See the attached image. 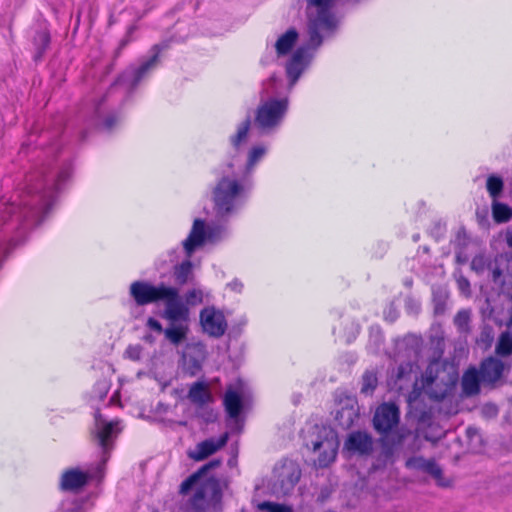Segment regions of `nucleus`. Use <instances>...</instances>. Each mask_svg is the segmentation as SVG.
Instances as JSON below:
<instances>
[{
	"label": "nucleus",
	"mask_w": 512,
	"mask_h": 512,
	"mask_svg": "<svg viewBox=\"0 0 512 512\" xmlns=\"http://www.w3.org/2000/svg\"><path fill=\"white\" fill-rule=\"evenodd\" d=\"M307 17V41L291 55L286 63V74L292 87L310 64L309 49L318 48L338 27L334 8L339 0H305Z\"/></svg>",
	"instance_id": "1"
},
{
	"label": "nucleus",
	"mask_w": 512,
	"mask_h": 512,
	"mask_svg": "<svg viewBox=\"0 0 512 512\" xmlns=\"http://www.w3.org/2000/svg\"><path fill=\"white\" fill-rule=\"evenodd\" d=\"M120 431L121 427L118 421H107L100 414L95 415L93 433L103 449L102 463L95 473L84 472L78 468L66 470V502L70 503L66 512H85L84 504L88 499V494L84 492V487L89 480L102 477V467L108 460V450Z\"/></svg>",
	"instance_id": "2"
},
{
	"label": "nucleus",
	"mask_w": 512,
	"mask_h": 512,
	"mask_svg": "<svg viewBox=\"0 0 512 512\" xmlns=\"http://www.w3.org/2000/svg\"><path fill=\"white\" fill-rule=\"evenodd\" d=\"M251 183L240 168L228 164L213 189L214 209L219 216L234 213L245 199Z\"/></svg>",
	"instance_id": "3"
},
{
	"label": "nucleus",
	"mask_w": 512,
	"mask_h": 512,
	"mask_svg": "<svg viewBox=\"0 0 512 512\" xmlns=\"http://www.w3.org/2000/svg\"><path fill=\"white\" fill-rule=\"evenodd\" d=\"M458 380V371L453 364L441 361L431 362L420 380H416L408 402L413 404L425 394L431 399L440 400L446 397Z\"/></svg>",
	"instance_id": "4"
},
{
	"label": "nucleus",
	"mask_w": 512,
	"mask_h": 512,
	"mask_svg": "<svg viewBox=\"0 0 512 512\" xmlns=\"http://www.w3.org/2000/svg\"><path fill=\"white\" fill-rule=\"evenodd\" d=\"M213 466L209 464L186 479L180 487V492L189 508L194 512H218L221 501V491L216 480L205 477L206 470Z\"/></svg>",
	"instance_id": "5"
},
{
	"label": "nucleus",
	"mask_w": 512,
	"mask_h": 512,
	"mask_svg": "<svg viewBox=\"0 0 512 512\" xmlns=\"http://www.w3.org/2000/svg\"><path fill=\"white\" fill-rule=\"evenodd\" d=\"M276 78H271L265 84L264 95L257 108L255 115V124L264 131H272L280 126L288 109V99L275 98L277 89Z\"/></svg>",
	"instance_id": "6"
},
{
	"label": "nucleus",
	"mask_w": 512,
	"mask_h": 512,
	"mask_svg": "<svg viewBox=\"0 0 512 512\" xmlns=\"http://www.w3.org/2000/svg\"><path fill=\"white\" fill-rule=\"evenodd\" d=\"M303 433L305 445L316 455L317 465H330L335 460L339 447L337 433L328 426L319 425L309 426Z\"/></svg>",
	"instance_id": "7"
},
{
	"label": "nucleus",
	"mask_w": 512,
	"mask_h": 512,
	"mask_svg": "<svg viewBox=\"0 0 512 512\" xmlns=\"http://www.w3.org/2000/svg\"><path fill=\"white\" fill-rule=\"evenodd\" d=\"M222 229L206 225L204 221L196 219L193 223L191 232L186 240L183 241V247L188 257L198 248L206 243H213L220 239Z\"/></svg>",
	"instance_id": "8"
},
{
	"label": "nucleus",
	"mask_w": 512,
	"mask_h": 512,
	"mask_svg": "<svg viewBox=\"0 0 512 512\" xmlns=\"http://www.w3.org/2000/svg\"><path fill=\"white\" fill-rule=\"evenodd\" d=\"M130 294L138 305H146L174 295V291L164 284L155 286L146 281H135L130 285Z\"/></svg>",
	"instance_id": "9"
},
{
	"label": "nucleus",
	"mask_w": 512,
	"mask_h": 512,
	"mask_svg": "<svg viewBox=\"0 0 512 512\" xmlns=\"http://www.w3.org/2000/svg\"><path fill=\"white\" fill-rule=\"evenodd\" d=\"M200 324L206 334L215 338L224 335L228 327L223 311L215 306H207L201 310Z\"/></svg>",
	"instance_id": "10"
},
{
	"label": "nucleus",
	"mask_w": 512,
	"mask_h": 512,
	"mask_svg": "<svg viewBox=\"0 0 512 512\" xmlns=\"http://www.w3.org/2000/svg\"><path fill=\"white\" fill-rule=\"evenodd\" d=\"M399 422V409L393 403H383L373 418L374 428L381 434H386L397 426Z\"/></svg>",
	"instance_id": "11"
},
{
	"label": "nucleus",
	"mask_w": 512,
	"mask_h": 512,
	"mask_svg": "<svg viewBox=\"0 0 512 512\" xmlns=\"http://www.w3.org/2000/svg\"><path fill=\"white\" fill-rule=\"evenodd\" d=\"M247 395V388L241 381L230 386L224 397V405L231 418H237L241 412L243 401Z\"/></svg>",
	"instance_id": "12"
},
{
	"label": "nucleus",
	"mask_w": 512,
	"mask_h": 512,
	"mask_svg": "<svg viewBox=\"0 0 512 512\" xmlns=\"http://www.w3.org/2000/svg\"><path fill=\"white\" fill-rule=\"evenodd\" d=\"M228 434L225 433L218 439L210 438L198 443L195 448L188 452V456L195 461H202L214 454L226 445Z\"/></svg>",
	"instance_id": "13"
},
{
	"label": "nucleus",
	"mask_w": 512,
	"mask_h": 512,
	"mask_svg": "<svg viewBox=\"0 0 512 512\" xmlns=\"http://www.w3.org/2000/svg\"><path fill=\"white\" fill-rule=\"evenodd\" d=\"M174 295L162 297L161 301L165 302L164 316L172 322L186 321L188 319V309L179 299V291L172 287Z\"/></svg>",
	"instance_id": "14"
},
{
	"label": "nucleus",
	"mask_w": 512,
	"mask_h": 512,
	"mask_svg": "<svg viewBox=\"0 0 512 512\" xmlns=\"http://www.w3.org/2000/svg\"><path fill=\"white\" fill-rule=\"evenodd\" d=\"M157 63V55H153L148 61L143 63L139 68H130L126 70L117 85H123L128 88L135 87L145 75L155 67Z\"/></svg>",
	"instance_id": "15"
},
{
	"label": "nucleus",
	"mask_w": 512,
	"mask_h": 512,
	"mask_svg": "<svg viewBox=\"0 0 512 512\" xmlns=\"http://www.w3.org/2000/svg\"><path fill=\"white\" fill-rule=\"evenodd\" d=\"M407 466L417 468L429 473L436 480L437 485L441 487H448L451 484L449 479L443 477L441 468L433 461L424 458H412L407 461Z\"/></svg>",
	"instance_id": "16"
},
{
	"label": "nucleus",
	"mask_w": 512,
	"mask_h": 512,
	"mask_svg": "<svg viewBox=\"0 0 512 512\" xmlns=\"http://www.w3.org/2000/svg\"><path fill=\"white\" fill-rule=\"evenodd\" d=\"M372 449V439L365 432L351 433L344 445V450L352 454H366Z\"/></svg>",
	"instance_id": "17"
},
{
	"label": "nucleus",
	"mask_w": 512,
	"mask_h": 512,
	"mask_svg": "<svg viewBox=\"0 0 512 512\" xmlns=\"http://www.w3.org/2000/svg\"><path fill=\"white\" fill-rule=\"evenodd\" d=\"M298 38L299 34L294 28L288 29L286 32L282 33L273 45L277 57L286 56L291 52Z\"/></svg>",
	"instance_id": "18"
},
{
	"label": "nucleus",
	"mask_w": 512,
	"mask_h": 512,
	"mask_svg": "<svg viewBox=\"0 0 512 512\" xmlns=\"http://www.w3.org/2000/svg\"><path fill=\"white\" fill-rule=\"evenodd\" d=\"M504 370L503 363L495 358H489L482 363L481 378L485 382H495L500 379Z\"/></svg>",
	"instance_id": "19"
},
{
	"label": "nucleus",
	"mask_w": 512,
	"mask_h": 512,
	"mask_svg": "<svg viewBox=\"0 0 512 512\" xmlns=\"http://www.w3.org/2000/svg\"><path fill=\"white\" fill-rule=\"evenodd\" d=\"M337 419L343 428H350L358 418V407L353 399H348L346 404L337 411Z\"/></svg>",
	"instance_id": "20"
},
{
	"label": "nucleus",
	"mask_w": 512,
	"mask_h": 512,
	"mask_svg": "<svg viewBox=\"0 0 512 512\" xmlns=\"http://www.w3.org/2000/svg\"><path fill=\"white\" fill-rule=\"evenodd\" d=\"M268 147L262 144L254 145L250 148L247 155V162L245 168L239 167L244 175L248 177L253 171L254 167L261 161L267 154Z\"/></svg>",
	"instance_id": "21"
},
{
	"label": "nucleus",
	"mask_w": 512,
	"mask_h": 512,
	"mask_svg": "<svg viewBox=\"0 0 512 512\" xmlns=\"http://www.w3.org/2000/svg\"><path fill=\"white\" fill-rule=\"evenodd\" d=\"M50 44V34L48 30L42 28L35 32L33 36V46H34V56L33 59L35 61H39L42 59L46 49Z\"/></svg>",
	"instance_id": "22"
},
{
	"label": "nucleus",
	"mask_w": 512,
	"mask_h": 512,
	"mask_svg": "<svg viewBox=\"0 0 512 512\" xmlns=\"http://www.w3.org/2000/svg\"><path fill=\"white\" fill-rule=\"evenodd\" d=\"M491 210L496 223H506L512 218V208L498 200L492 201Z\"/></svg>",
	"instance_id": "23"
},
{
	"label": "nucleus",
	"mask_w": 512,
	"mask_h": 512,
	"mask_svg": "<svg viewBox=\"0 0 512 512\" xmlns=\"http://www.w3.org/2000/svg\"><path fill=\"white\" fill-rule=\"evenodd\" d=\"M189 398L196 404L202 405L208 403L211 400V394L209 392L208 386L201 382L195 383L190 388Z\"/></svg>",
	"instance_id": "24"
},
{
	"label": "nucleus",
	"mask_w": 512,
	"mask_h": 512,
	"mask_svg": "<svg viewBox=\"0 0 512 512\" xmlns=\"http://www.w3.org/2000/svg\"><path fill=\"white\" fill-rule=\"evenodd\" d=\"M188 332V326L186 324H173L169 328L164 330L165 337L174 345L180 344L185 340Z\"/></svg>",
	"instance_id": "25"
},
{
	"label": "nucleus",
	"mask_w": 512,
	"mask_h": 512,
	"mask_svg": "<svg viewBox=\"0 0 512 512\" xmlns=\"http://www.w3.org/2000/svg\"><path fill=\"white\" fill-rule=\"evenodd\" d=\"M462 388L466 395H474L479 391V376L475 369H469L463 375Z\"/></svg>",
	"instance_id": "26"
},
{
	"label": "nucleus",
	"mask_w": 512,
	"mask_h": 512,
	"mask_svg": "<svg viewBox=\"0 0 512 512\" xmlns=\"http://www.w3.org/2000/svg\"><path fill=\"white\" fill-rule=\"evenodd\" d=\"M504 188L503 179L498 175H490L486 181V189L493 200H498Z\"/></svg>",
	"instance_id": "27"
},
{
	"label": "nucleus",
	"mask_w": 512,
	"mask_h": 512,
	"mask_svg": "<svg viewBox=\"0 0 512 512\" xmlns=\"http://www.w3.org/2000/svg\"><path fill=\"white\" fill-rule=\"evenodd\" d=\"M250 129V120L246 119L237 127L235 135L231 137V144L235 148H239L242 144L247 142L248 133Z\"/></svg>",
	"instance_id": "28"
},
{
	"label": "nucleus",
	"mask_w": 512,
	"mask_h": 512,
	"mask_svg": "<svg viewBox=\"0 0 512 512\" xmlns=\"http://www.w3.org/2000/svg\"><path fill=\"white\" fill-rule=\"evenodd\" d=\"M174 276L179 284L188 282L192 276V263L189 260H185L180 265L175 266Z\"/></svg>",
	"instance_id": "29"
},
{
	"label": "nucleus",
	"mask_w": 512,
	"mask_h": 512,
	"mask_svg": "<svg viewBox=\"0 0 512 512\" xmlns=\"http://www.w3.org/2000/svg\"><path fill=\"white\" fill-rule=\"evenodd\" d=\"M496 352L500 356H508L512 353V336L509 333H503L500 336Z\"/></svg>",
	"instance_id": "30"
},
{
	"label": "nucleus",
	"mask_w": 512,
	"mask_h": 512,
	"mask_svg": "<svg viewBox=\"0 0 512 512\" xmlns=\"http://www.w3.org/2000/svg\"><path fill=\"white\" fill-rule=\"evenodd\" d=\"M208 295L209 294L203 291L202 289L194 288L187 292L185 300L188 305L194 306L202 303L204 299L208 297Z\"/></svg>",
	"instance_id": "31"
},
{
	"label": "nucleus",
	"mask_w": 512,
	"mask_h": 512,
	"mask_svg": "<svg viewBox=\"0 0 512 512\" xmlns=\"http://www.w3.org/2000/svg\"><path fill=\"white\" fill-rule=\"evenodd\" d=\"M283 469L285 471H283L280 474V476H287V478H288L287 489H289V488L293 487L298 482L300 473H299L298 469L292 463H290L288 466H285Z\"/></svg>",
	"instance_id": "32"
},
{
	"label": "nucleus",
	"mask_w": 512,
	"mask_h": 512,
	"mask_svg": "<svg viewBox=\"0 0 512 512\" xmlns=\"http://www.w3.org/2000/svg\"><path fill=\"white\" fill-rule=\"evenodd\" d=\"M124 357L135 362H139L143 358V347L140 344L129 345L125 352Z\"/></svg>",
	"instance_id": "33"
},
{
	"label": "nucleus",
	"mask_w": 512,
	"mask_h": 512,
	"mask_svg": "<svg viewBox=\"0 0 512 512\" xmlns=\"http://www.w3.org/2000/svg\"><path fill=\"white\" fill-rule=\"evenodd\" d=\"M377 378L376 375L372 372H367L363 376L361 392L365 394H370L376 388Z\"/></svg>",
	"instance_id": "34"
},
{
	"label": "nucleus",
	"mask_w": 512,
	"mask_h": 512,
	"mask_svg": "<svg viewBox=\"0 0 512 512\" xmlns=\"http://www.w3.org/2000/svg\"><path fill=\"white\" fill-rule=\"evenodd\" d=\"M258 509L264 512H292L290 506L273 502H262L258 504Z\"/></svg>",
	"instance_id": "35"
},
{
	"label": "nucleus",
	"mask_w": 512,
	"mask_h": 512,
	"mask_svg": "<svg viewBox=\"0 0 512 512\" xmlns=\"http://www.w3.org/2000/svg\"><path fill=\"white\" fill-rule=\"evenodd\" d=\"M468 321H469V312L465 311V310L459 311L454 319L456 326L461 330L466 329V327L468 325Z\"/></svg>",
	"instance_id": "36"
},
{
	"label": "nucleus",
	"mask_w": 512,
	"mask_h": 512,
	"mask_svg": "<svg viewBox=\"0 0 512 512\" xmlns=\"http://www.w3.org/2000/svg\"><path fill=\"white\" fill-rule=\"evenodd\" d=\"M486 262V258L483 255H478L473 258L471 267L477 272H482L485 269Z\"/></svg>",
	"instance_id": "37"
},
{
	"label": "nucleus",
	"mask_w": 512,
	"mask_h": 512,
	"mask_svg": "<svg viewBox=\"0 0 512 512\" xmlns=\"http://www.w3.org/2000/svg\"><path fill=\"white\" fill-rule=\"evenodd\" d=\"M411 372H412V365L409 363L406 364L405 366L399 367L397 381L404 380L408 374H411Z\"/></svg>",
	"instance_id": "38"
},
{
	"label": "nucleus",
	"mask_w": 512,
	"mask_h": 512,
	"mask_svg": "<svg viewBox=\"0 0 512 512\" xmlns=\"http://www.w3.org/2000/svg\"><path fill=\"white\" fill-rule=\"evenodd\" d=\"M147 326L158 333L164 332L161 323L152 317L148 318Z\"/></svg>",
	"instance_id": "39"
},
{
	"label": "nucleus",
	"mask_w": 512,
	"mask_h": 512,
	"mask_svg": "<svg viewBox=\"0 0 512 512\" xmlns=\"http://www.w3.org/2000/svg\"><path fill=\"white\" fill-rule=\"evenodd\" d=\"M97 387L99 389V395L98 397L100 399H103L107 393H108V390H109V385L106 381H101L97 384Z\"/></svg>",
	"instance_id": "40"
},
{
	"label": "nucleus",
	"mask_w": 512,
	"mask_h": 512,
	"mask_svg": "<svg viewBox=\"0 0 512 512\" xmlns=\"http://www.w3.org/2000/svg\"><path fill=\"white\" fill-rule=\"evenodd\" d=\"M227 287L234 292H241L243 289V284L238 280H233L230 283L227 284Z\"/></svg>",
	"instance_id": "41"
},
{
	"label": "nucleus",
	"mask_w": 512,
	"mask_h": 512,
	"mask_svg": "<svg viewBox=\"0 0 512 512\" xmlns=\"http://www.w3.org/2000/svg\"><path fill=\"white\" fill-rule=\"evenodd\" d=\"M459 288L462 290L464 294H467L469 291V282L465 278H460L458 280Z\"/></svg>",
	"instance_id": "42"
},
{
	"label": "nucleus",
	"mask_w": 512,
	"mask_h": 512,
	"mask_svg": "<svg viewBox=\"0 0 512 512\" xmlns=\"http://www.w3.org/2000/svg\"><path fill=\"white\" fill-rule=\"evenodd\" d=\"M104 126L107 129H111L113 127V121L111 118H107L104 122Z\"/></svg>",
	"instance_id": "43"
},
{
	"label": "nucleus",
	"mask_w": 512,
	"mask_h": 512,
	"mask_svg": "<svg viewBox=\"0 0 512 512\" xmlns=\"http://www.w3.org/2000/svg\"><path fill=\"white\" fill-rule=\"evenodd\" d=\"M506 241H507L508 246L512 247V231L507 233Z\"/></svg>",
	"instance_id": "44"
},
{
	"label": "nucleus",
	"mask_w": 512,
	"mask_h": 512,
	"mask_svg": "<svg viewBox=\"0 0 512 512\" xmlns=\"http://www.w3.org/2000/svg\"><path fill=\"white\" fill-rule=\"evenodd\" d=\"M59 486H60L61 489L64 490V471L60 475Z\"/></svg>",
	"instance_id": "45"
},
{
	"label": "nucleus",
	"mask_w": 512,
	"mask_h": 512,
	"mask_svg": "<svg viewBox=\"0 0 512 512\" xmlns=\"http://www.w3.org/2000/svg\"><path fill=\"white\" fill-rule=\"evenodd\" d=\"M498 275H499V272L498 271H494V277H496Z\"/></svg>",
	"instance_id": "46"
}]
</instances>
